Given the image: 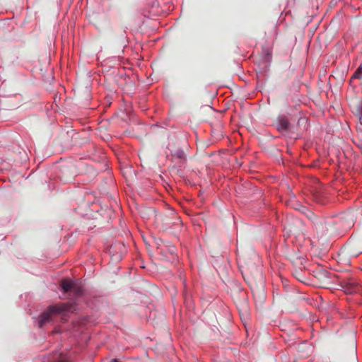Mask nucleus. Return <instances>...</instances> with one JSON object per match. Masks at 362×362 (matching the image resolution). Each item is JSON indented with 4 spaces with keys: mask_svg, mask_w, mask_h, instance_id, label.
<instances>
[{
    "mask_svg": "<svg viewBox=\"0 0 362 362\" xmlns=\"http://www.w3.org/2000/svg\"><path fill=\"white\" fill-rule=\"evenodd\" d=\"M72 309L70 303H60L56 305H50L43 312L37 320L39 327H42L45 324L50 322L59 315L64 312H69Z\"/></svg>",
    "mask_w": 362,
    "mask_h": 362,
    "instance_id": "obj_1",
    "label": "nucleus"
},
{
    "mask_svg": "<svg viewBox=\"0 0 362 362\" xmlns=\"http://www.w3.org/2000/svg\"><path fill=\"white\" fill-rule=\"evenodd\" d=\"M350 105L353 114L358 119L356 130L362 133V96L351 100Z\"/></svg>",
    "mask_w": 362,
    "mask_h": 362,
    "instance_id": "obj_2",
    "label": "nucleus"
},
{
    "mask_svg": "<svg viewBox=\"0 0 362 362\" xmlns=\"http://www.w3.org/2000/svg\"><path fill=\"white\" fill-rule=\"evenodd\" d=\"M289 127V119L284 115H279L277 118L276 127L279 132H284L288 129Z\"/></svg>",
    "mask_w": 362,
    "mask_h": 362,
    "instance_id": "obj_3",
    "label": "nucleus"
},
{
    "mask_svg": "<svg viewBox=\"0 0 362 362\" xmlns=\"http://www.w3.org/2000/svg\"><path fill=\"white\" fill-rule=\"evenodd\" d=\"M74 284V282L70 280L64 279L61 282V287L65 293L70 292L72 291Z\"/></svg>",
    "mask_w": 362,
    "mask_h": 362,
    "instance_id": "obj_4",
    "label": "nucleus"
},
{
    "mask_svg": "<svg viewBox=\"0 0 362 362\" xmlns=\"http://www.w3.org/2000/svg\"><path fill=\"white\" fill-rule=\"evenodd\" d=\"M52 362H69L67 356L62 354H55Z\"/></svg>",
    "mask_w": 362,
    "mask_h": 362,
    "instance_id": "obj_5",
    "label": "nucleus"
},
{
    "mask_svg": "<svg viewBox=\"0 0 362 362\" xmlns=\"http://www.w3.org/2000/svg\"><path fill=\"white\" fill-rule=\"evenodd\" d=\"M71 292H73L76 296H81L83 294V291L80 284L74 282Z\"/></svg>",
    "mask_w": 362,
    "mask_h": 362,
    "instance_id": "obj_6",
    "label": "nucleus"
},
{
    "mask_svg": "<svg viewBox=\"0 0 362 362\" xmlns=\"http://www.w3.org/2000/svg\"><path fill=\"white\" fill-rule=\"evenodd\" d=\"M362 78V65L358 67L354 74L352 78Z\"/></svg>",
    "mask_w": 362,
    "mask_h": 362,
    "instance_id": "obj_7",
    "label": "nucleus"
},
{
    "mask_svg": "<svg viewBox=\"0 0 362 362\" xmlns=\"http://www.w3.org/2000/svg\"><path fill=\"white\" fill-rule=\"evenodd\" d=\"M174 156H175L178 158H180V159H184L185 158V153L182 150L179 149L175 153Z\"/></svg>",
    "mask_w": 362,
    "mask_h": 362,
    "instance_id": "obj_8",
    "label": "nucleus"
},
{
    "mask_svg": "<svg viewBox=\"0 0 362 362\" xmlns=\"http://www.w3.org/2000/svg\"><path fill=\"white\" fill-rule=\"evenodd\" d=\"M110 362H118V361L117 359H112V360H111Z\"/></svg>",
    "mask_w": 362,
    "mask_h": 362,
    "instance_id": "obj_9",
    "label": "nucleus"
},
{
    "mask_svg": "<svg viewBox=\"0 0 362 362\" xmlns=\"http://www.w3.org/2000/svg\"><path fill=\"white\" fill-rule=\"evenodd\" d=\"M354 291V290L349 291V293H352Z\"/></svg>",
    "mask_w": 362,
    "mask_h": 362,
    "instance_id": "obj_10",
    "label": "nucleus"
}]
</instances>
